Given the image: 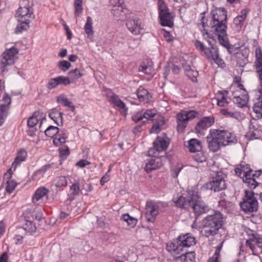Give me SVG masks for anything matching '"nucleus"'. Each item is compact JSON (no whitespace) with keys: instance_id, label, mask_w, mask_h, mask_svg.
I'll list each match as a JSON object with an SVG mask.
<instances>
[{"instance_id":"nucleus-3","label":"nucleus","mask_w":262,"mask_h":262,"mask_svg":"<svg viewBox=\"0 0 262 262\" xmlns=\"http://www.w3.org/2000/svg\"><path fill=\"white\" fill-rule=\"evenodd\" d=\"M210 47H206L204 43L196 40L195 41V46L200 51L203 52L204 55L209 60H212L219 66L224 64L222 59L219 57L218 48L216 46V40L214 39H209L207 40Z\"/></svg>"},{"instance_id":"nucleus-17","label":"nucleus","mask_w":262,"mask_h":262,"mask_svg":"<svg viewBox=\"0 0 262 262\" xmlns=\"http://www.w3.org/2000/svg\"><path fill=\"white\" fill-rule=\"evenodd\" d=\"M190 193V191L188 192L189 196L187 199L182 195L173 198L172 202L174 204V206L178 208L189 210L191 201V194Z\"/></svg>"},{"instance_id":"nucleus-11","label":"nucleus","mask_w":262,"mask_h":262,"mask_svg":"<svg viewBox=\"0 0 262 262\" xmlns=\"http://www.w3.org/2000/svg\"><path fill=\"white\" fill-rule=\"evenodd\" d=\"M261 171V170L253 171L252 169H249L245 172L243 182L250 189H253L258 186V183L256 181V178L260 176Z\"/></svg>"},{"instance_id":"nucleus-2","label":"nucleus","mask_w":262,"mask_h":262,"mask_svg":"<svg viewBox=\"0 0 262 262\" xmlns=\"http://www.w3.org/2000/svg\"><path fill=\"white\" fill-rule=\"evenodd\" d=\"M203 234L207 237L217 234L223 224V214L219 211H214L202 221Z\"/></svg>"},{"instance_id":"nucleus-1","label":"nucleus","mask_w":262,"mask_h":262,"mask_svg":"<svg viewBox=\"0 0 262 262\" xmlns=\"http://www.w3.org/2000/svg\"><path fill=\"white\" fill-rule=\"evenodd\" d=\"M212 20L210 23L211 28L217 36L220 43L226 48L228 52L231 54L230 46L227 37V13L223 8H217L211 11Z\"/></svg>"},{"instance_id":"nucleus-13","label":"nucleus","mask_w":262,"mask_h":262,"mask_svg":"<svg viewBox=\"0 0 262 262\" xmlns=\"http://www.w3.org/2000/svg\"><path fill=\"white\" fill-rule=\"evenodd\" d=\"M159 206L154 201H149L146 202L145 216L147 221L154 222L156 216L158 215Z\"/></svg>"},{"instance_id":"nucleus-28","label":"nucleus","mask_w":262,"mask_h":262,"mask_svg":"<svg viewBox=\"0 0 262 262\" xmlns=\"http://www.w3.org/2000/svg\"><path fill=\"white\" fill-rule=\"evenodd\" d=\"M188 148L191 152L202 149L201 142L196 139H191L188 142Z\"/></svg>"},{"instance_id":"nucleus-54","label":"nucleus","mask_w":262,"mask_h":262,"mask_svg":"<svg viewBox=\"0 0 262 262\" xmlns=\"http://www.w3.org/2000/svg\"><path fill=\"white\" fill-rule=\"evenodd\" d=\"M185 73L186 76L192 81L194 82L196 81V77L198 76V73L197 71H194L193 69H191L185 72Z\"/></svg>"},{"instance_id":"nucleus-36","label":"nucleus","mask_w":262,"mask_h":262,"mask_svg":"<svg viewBox=\"0 0 262 262\" xmlns=\"http://www.w3.org/2000/svg\"><path fill=\"white\" fill-rule=\"evenodd\" d=\"M248 12V11L246 9H244L242 10L241 12V14L236 16L234 19V23L236 25L241 26L242 24L244 21L245 19H246Z\"/></svg>"},{"instance_id":"nucleus-46","label":"nucleus","mask_w":262,"mask_h":262,"mask_svg":"<svg viewBox=\"0 0 262 262\" xmlns=\"http://www.w3.org/2000/svg\"><path fill=\"white\" fill-rule=\"evenodd\" d=\"M71 66V63L67 60H61L58 63V68L63 72L68 71Z\"/></svg>"},{"instance_id":"nucleus-22","label":"nucleus","mask_w":262,"mask_h":262,"mask_svg":"<svg viewBox=\"0 0 262 262\" xmlns=\"http://www.w3.org/2000/svg\"><path fill=\"white\" fill-rule=\"evenodd\" d=\"M258 91L260 93V98L258 101L254 103L253 106V112L256 114V117L260 119L262 118V88H258Z\"/></svg>"},{"instance_id":"nucleus-63","label":"nucleus","mask_w":262,"mask_h":262,"mask_svg":"<svg viewBox=\"0 0 262 262\" xmlns=\"http://www.w3.org/2000/svg\"><path fill=\"white\" fill-rule=\"evenodd\" d=\"M110 4L113 6V8H116L122 6V0H110Z\"/></svg>"},{"instance_id":"nucleus-64","label":"nucleus","mask_w":262,"mask_h":262,"mask_svg":"<svg viewBox=\"0 0 262 262\" xmlns=\"http://www.w3.org/2000/svg\"><path fill=\"white\" fill-rule=\"evenodd\" d=\"M220 112L223 115L225 116L233 118L235 116V113L229 112L228 110L226 108H222Z\"/></svg>"},{"instance_id":"nucleus-14","label":"nucleus","mask_w":262,"mask_h":262,"mask_svg":"<svg viewBox=\"0 0 262 262\" xmlns=\"http://www.w3.org/2000/svg\"><path fill=\"white\" fill-rule=\"evenodd\" d=\"M169 144V142L168 140H166L162 137L158 136L153 142V149H150L148 150V155L149 156H152L153 154L151 152L153 151L154 149L158 152L166 150Z\"/></svg>"},{"instance_id":"nucleus-44","label":"nucleus","mask_w":262,"mask_h":262,"mask_svg":"<svg viewBox=\"0 0 262 262\" xmlns=\"http://www.w3.org/2000/svg\"><path fill=\"white\" fill-rule=\"evenodd\" d=\"M24 229L29 232H34L36 227L33 222L26 220V223L24 225Z\"/></svg>"},{"instance_id":"nucleus-33","label":"nucleus","mask_w":262,"mask_h":262,"mask_svg":"<svg viewBox=\"0 0 262 262\" xmlns=\"http://www.w3.org/2000/svg\"><path fill=\"white\" fill-rule=\"evenodd\" d=\"M19 24L17 26L15 32L16 33H20L23 31H27L30 27V23L31 20L27 19L26 21H18Z\"/></svg>"},{"instance_id":"nucleus-27","label":"nucleus","mask_w":262,"mask_h":262,"mask_svg":"<svg viewBox=\"0 0 262 262\" xmlns=\"http://www.w3.org/2000/svg\"><path fill=\"white\" fill-rule=\"evenodd\" d=\"M84 30L88 38L91 39L93 37L94 31L93 28V20L90 16L86 17V21L84 26Z\"/></svg>"},{"instance_id":"nucleus-50","label":"nucleus","mask_w":262,"mask_h":262,"mask_svg":"<svg viewBox=\"0 0 262 262\" xmlns=\"http://www.w3.org/2000/svg\"><path fill=\"white\" fill-rule=\"evenodd\" d=\"M58 85V80L57 77L54 78H51L49 80L46 86L48 89L52 90L56 88Z\"/></svg>"},{"instance_id":"nucleus-8","label":"nucleus","mask_w":262,"mask_h":262,"mask_svg":"<svg viewBox=\"0 0 262 262\" xmlns=\"http://www.w3.org/2000/svg\"><path fill=\"white\" fill-rule=\"evenodd\" d=\"M198 112L195 111H183L177 115V130L183 133L187 126V122L195 118Z\"/></svg>"},{"instance_id":"nucleus-4","label":"nucleus","mask_w":262,"mask_h":262,"mask_svg":"<svg viewBox=\"0 0 262 262\" xmlns=\"http://www.w3.org/2000/svg\"><path fill=\"white\" fill-rule=\"evenodd\" d=\"M195 244V239L190 233L180 235L178 238L167 245L168 251L179 253L183 247H190Z\"/></svg>"},{"instance_id":"nucleus-42","label":"nucleus","mask_w":262,"mask_h":262,"mask_svg":"<svg viewBox=\"0 0 262 262\" xmlns=\"http://www.w3.org/2000/svg\"><path fill=\"white\" fill-rule=\"evenodd\" d=\"M223 243L217 246L213 256L208 259V262H219V258L220 256V252Z\"/></svg>"},{"instance_id":"nucleus-45","label":"nucleus","mask_w":262,"mask_h":262,"mask_svg":"<svg viewBox=\"0 0 262 262\" xmlns=\"http://www.w3.org/2000/svg\"><path fill=\"white\" fill-rule=\"evenodd\" d=\"M195 152L193 156V158L195 161L202 163L206 160V156L201 150L196 151Z\"/></svg>"},{"instance_id":"nucleus-26","label":"nucleus","mask_w":262,"mask_h":262,"mask_svg":"<svg viewBox=\"0 0 262 262\" xmlns=\"http://www.w3.org/2000/svg\"><path fill=\"white\" fill-rule=\"evenodd\" d=\"M195 259L194 252H187L176 257V262H194Z\"/></svg>"},{"instance_id":"nucleus-40","label":"nucleus","mask_w":262,"mask_h":262,"mask_svg":"<svg viewBox=\"0 0 262 262\" xmlns=\"http://www.w3.org/2000/svg\"><path fill=\"white\" fill-rule=\"evenodd\" d=\"M27 157V152L24 149L20 150L16 158L13 163V165L16 164V165L20 164V163L25 161Z\"/></svg>"},{"instance_id":"nucleus-58","label":"nucleus","mask_w":262,"mask_h":262,"mask_svg":"<svg viewBox=\"0 0 262 262\" xmlns=\"http://www.w3.org/2000/svg\"><path fill=\"white\" fill-rule=\"evenodd\" d=\"M55 112H56V108L52 110V111L49 114V116L52 120H53L55 122V123L57 125L59 126V121H58V116H57Z\"/></svg>"},{"instance_id":"nucleus-52","label":"nucleus","mask_w":262,"mask_h":262,"mask_svg":"<svg viewBox=\"0 0 262 262\" xmlns=\"http://www.w3.org/2000/svg\"><path fill=\"white\" fill-rule=\"evenodd\" d=\"M158 5L159 14L169 11L163 0H158Z\"/></svg>"},{"instance_id":"nucleus-39","label":"nucleus","mask_w":262,"mask_h":262,"mask_svg":"<svg viewBox=\"0 0 262 262\" xmlns=\"http://www.w3.org/2000/svg\"><path fill=\"white\" fill-rule=\"evenodd\" d=\"M59 128L54 126H49L45 131V135L50 138H53L59 132Z\"/></svg>"},{"instance_id":"nucleus-23","label":"nucleus","mask_w":262,"mask_h":262,"mask_svg":"<svg viewBox=\"0 0 262 262\" xmlns=\"http://www.w3.org/2000/svg\"><path fill=\"white\" fill-rule=\"evenodd\" d=\"M137 95L139 100L145 103H148L151 98V95L148 91L141 87L137 90Z\"/></svg>"},{"instance_id":"nucleus-5","label":"nucleus","mask_w":262,"mask_h":262,"mask_svg":"<svg viewBox=\"0 0 262 262\" xmlns=\"http://www.w3.org/2000/svg\"><path fill=\"white\" fill-rule=\"evenodd\" d=\"M254 195L251 190H245L242 201L239 203L241 208L244 212L251 213L257 211L258 203Z\"/></svg>"},{"instance_id":"nucleus-19","label":"nucleus","mask_w":262,"mask_h":262,"mask_svg":"<svg viewBox=\"0 0 262 262\" xmlns=\"http://www.w3.org/2000/svg\"><path fill=\"white\" fill-rule=\"evenodd\" d=\"M248 140H254L258 138L260 136V130L258 126L250 122L249 125V130L245 135Z\"/></svg>"},{"instance_id":"nucleus-18","label":"nucleus","mask_w":262,"mask_h":262,"mask_svg":"<svg viewBox=\"0 0 262 262\" xmlns=\"http://www.w3.org/2000/svg\"><path fill=\"white\" fill-rule=\"evenodd\" d=\"M126 26L127 29L135 35L140 34L142 29L141 22L139 19L127 20Z\"/></svg>"},{"instance_id":"nucleus-9","label":"nucleus","mask_w":262,"mask_h":262,"mask_svg":"<svg viewBox=\"0 0 262 262\" xmlns=\"http://www.w3.org/2000/svg\"><path fill=\"white\" fill-rule=\"evenodd\" d=\"M20 7L16 12L18 21H26L32 20L34 18L33 9L30 7L29 2L26 0H21Z\"/></svg>"},{"instance_id":"nucleus-62","label":"nucleus","mask_w":262,"mask_h":262,"mask_svg":"<svg viewBox=\"0 0 262 262\" xmlns=\"http://www.w3.org/2000/svg\"><path fill=\"white\" fill-rule=\"evenodd\" d=\"M56 136L58 137L64 138V139L66 140L68 137V133L67 130L64 129L60 130L59 129V132L56 135Z\"/></svg>"},{"instance_id":"nucleus-48","label":"nucleus","mask_w":262,"mask_h":262,"mask_svg":"<svg viewBox=\"0 0 262 262\" xmlns=\"http://www.w3.org/2000/svg\"><path fill=\"white\" fill-rule=\"evenodd\" d=\"M59 157L62 160H66L70 154V149L68 146H66L64 149L59 148Z\"/></svg>"},{"instance_id":"nucleus-30","label":"nucleus","mask_w":262,"mask_h":262,"mask_svg":"<svg viewBox=\"0 0 262 262\" xmlns=\"http://www.w3.org/2000/svg\"><path fill=\"white\" fill-rule=\"evenodd\" d=\"M112 102L116 106L119 107L120 110H122L124 113L127 111V108L126 107L124 102L116 95L113 94L111 97Z\"/></svg>"},{"instance_id":"nucleus-7","label":"nucleus","mask_w":262,"mask_h":262,"mask_svg":"<svg viewBox=\"0 0 262 262\" xmlns=\"http://www.w3.org/2000/svg\"><path fill=\"white\" fill-rule=\"evenodd\" d=\"M215 139L220 142L221 146H225L231 144L236 143L237 141L236 136L225 130L211 129L209 130Z\"/></svg>"},{"instance_id":"nucleus-15","label":"nucleus","mask_w":262,"mask_h":262,"mask_svg":"<svg viewBox=\"0 0 262 262\" xmlns=\"http://www.w3.org/2000/svg\"><path fill=\"white\" fill-rule=\"evenodd\" d=\"M214 123V118L213 116L205 117L202 118L195 126V132L197 134L203 135V130L210 127Z\"/></svg>"},{"instance_id":"nucleus-10","label":"nucleus","mask_w":262,"mask_h":262,"mask_svg":"<svg viewBox=\"0 0 262 262\" xmlns=\"http://www.w3.org/2000/svg\"><path fill=\"white\" fill-rule=\"evenodd\" d=\"M205 186L206 189L213 190L214 192L220 191L226 189L227 185L224 179L223 172L222 171H217L216 177L213 178L212 181L206 183Z\"/></svg>"},{"instance_id":"nucleus-29","label":"nucleus","mask_w":262,"mask_h":262,"mask_svg":"<svg viewBox=\"0 0 262 262\" xmlns=\"http://www.w3.org/2000/svg\"><path fill=\"white\" fill-rule=\"evenodd\" d=\"M228 92L227 91H219L217 95V104L223 107L227 105L228 102L226 99Z\"/></svg>"},{"instance_id":"nucleus-56","label":"nucleus","mask_w":262,"mask_h":262,"mask_svg":"<svg viewBox=\"0 0 262 262\" xmlns=\"http://www.w3.org/2000/svg\"><path fill=\"white\" fill-rule=\"evenodd\" d=\"M163 123H160L159 122H156L150 129V133H158L161 130V127Z\"/></svg>"},{"instance_id":"nucleus-21","label":"nucleus","mask_w":262,"mask_h":262,"mask_svg":"<svg viewBox=\"0 0 262 262\" xmlns=\"http://www.w3.org/2000/svg\"><path fill=\"white\" fill-rule=\"evenodd\" d=\"M206 141L208 144V148L213 152L217 151L221 147L220 144V142L214 138V136L212 135V133H211L210 131L208 135L206 137Z\"/></svg>"},{"instance_id":"nucleus-24","label":"nucleus","mask_w":262,"mask_h":262,"mask_svg":"<svg viewBox=\"0 0 262 262\" xmlns=\"http://www.w3.org/2000/svg\"><path fill=\"white\" fill-rule=\"evenodd\" d=\"M249 100V95L248 93L242 94L241 97L234 96L233 99V102L239 107L245 106Z\"/></svg>"},{"instance_id":"nucleus-38","label":"nucleus","mask_w":262,"mask_h":262,"mask_svg":"<svg viewBox=\"0 0 262 262\" xmlns=\"http://www.w3.org/2000/svg\"><path fill=\"white\" fill-rule=\"evenodd\" d=\"M254 67L258 77L259 88H262V61L254 62Z\"/></svg>"},{"instance_id":"nucleus-43","label":"nucleus","mask_w":262,"mask_h":262,"mask_svg":"<svg viewBox=\"0 0 262 262\" xmlns=\"http://www.w3.org/2000/svg\"><path fill=\"white\" fill-rule=\"evenodd\" d=\"M55 186L57 187H61L66 186L67 185V177L65 176H60L57 177L55 180Z\"/></svg>"},{"instance_id":"nucleus-6","label":"nucleus","mask_w":262,"mask_h":262,"mask_svg":"<svg viewBox=\"0 0 262 262\" xmlns=\"http://www.w3.org/2000/svg\"><path fill=\"white\" fill-rule=\"evenodd\" d=\"M190 194H191L190 209L192 210L196 220L201 214L207 213L209 210V207L201 199L198 192L192 190Z\"/></svg>"},{"instance_id":"nucleus-20","label":"nucleus","mask_w":262,"mask_h":262,"mask_svg":"<svg viewBox=\"0 0 262 262\" xmlns=\"http://www.w3.org/2000/svg\"><path fill=\"white\" fill-rule=\"evenodd\" d=\"M159 19L162 26L172 27L173 26V17L169 11L159 14Z\"/></svg>"},{"instance_id":"nucleus-59","label":"nucleus","mask_w":262,"mask_h":262,"mask_svg":"<svg viewBox=\"0 0 262 262\" xmlns=\"http://www.w3.org/2000/svg\"><path fill=\"white\" fill-rule=\"evenodd\" d=\"M262 61V50L260 48L255 50V60L254 62Z\"/></svg>"},{"instance_id":"nucleus-47","label":"nucleus","mask_w":262,"mask_h":262,"mask_svg":"<svg viewBox=\"0 0 262 262\" xmlns=\"http://www.w3.org/2000/svg\"><path fill=\"white\" fill-rule=\"evenodd\" d=\"M156 114V111L155 110H147L142 114V117L147 121L151 119Z\"/></svg>"},{"instance_id":"nucleus-16","label":"nucleus","mask_w":262,"mask_h":262,"mask_svg":"<svg viewBox=\"0 0 262 262\" xmlns=\"http://www.w3.org/2000/svg\"><path fill=\"white\" fill-rule=\"evenodd\" d=\"M166 158L164 156H161L160 157H154L147 160V162L145 164V170L147 172H150L151 171L158 169L163 165V159Z\"/></svg>"},{"instance_id":"nucleus-32","label":"nucleus","mask_w":262,"mask_h":262,"mask_svg":"<svg viewBox=\"0 0 262 262\" xmlns=\"http://www.w3.org/2000/svg\"><path fill=\"white\" fill-rule=\"evenodd\" d=\"M49 190L45 187H41L37 189L32 198V201L34 203L37 202L39 199L46 195Z\"/></svg>"},{"instance_id":"nucleus-35","label":"nucleus","mask_w":262,"mask_h":262,"mask_svg":"<svg viewBox=\"0 0 262 262\" xmlns=\"http://www.w3.org/2000/svg\"><path fill=\"white\" fill-rule=\"evenodd\" d=\"M57 101L58 103H61L65 106L70 108L72 111L74 110L75 107L72 102L70 101L68 98L64 97L63 95H60L57 97Z\"/></svg>"},{"instance_id":"nucleus-31","label":"nucleus","mask_w":262,"mask_h":262,"mask_svg":"<svg viewBox=\"0 0 262 262\" xmlns=\"http://www.w3.org/2000/svg\"><path fill=\"white\" fill-rule=\"evenodd\" d=\"M41 117V113L39 111L35 112L33 115L30 117L27 121V125L29 127H33L37 124L39 118Z\"/></svg>"},{"instance_id":"nucleus-34","label":"nucleus","mask_w":262,"mask_h":262,"mask_svg":"<svg viewBox=\"0 0 262 262\" xmlns=\"http://www.w3.org/2000/svg\"><path fill=\"white\" fill-rule=\"evenodd\" d=\"M201 24L202 25L203 29H201V31L203 35L204 38L207 40L209 39H214L211 36V35L208 32L207 30H206L205 28L206 26H207V19L205 18L204 16H202V22Z\"/></svg>"},{"instance_id":"nucleus-49","label":"nucleus","mask_w":262,"mask_h":262,"mask_svg":"<svg viewBox=\"0 0 262 262\" xmlns=\"http://www.w3.org/2000/svg\"><path fill=\"white\" fill-rule=\"evenodd\" d=\"M57 79L58 80V85L63 84L64 85H67L72 82L70 78L67 77L58 76L57 77Z\"/></svg>"},{"instance_id":"nucleus-61","label":"nucleus","mask_w":262,"mask_h":262,"mask_svg":"<svg viewBox=\"0 0 262 262\" xmlns=\"http://www.w3.org/2000/svg\"><path fill=\"white\" fill-rule=\"evenodd\" d=\"M132 120L136 123H138V122L142 120L143 119V117H142V114L139 112L136 113L132 117Z\"/></svg>"},{"instance_id":"nucleus-37","label":"nucleus","mask_w":262,"mask_h":262,"mask_svg":"<svg viewBox=\"0 0 262 262\" xmlns=\"http://www.w3.org/2000/svg\"><path fill=\"white\" fill-rule=\"evenodd\" d=\"M121 219L126 222L128 225L132 227H134L137 223V220L130 216L128 213L123 214L121 216Z\"/></svg>"},{"instance_id":"nucleus-60","label":"nucleus","mask_w":262,"mask_h":262,"mask_svg":"<svg viewBox=\"0 0 262 262\" xmlns=\"http://www.w3.org/2000/svg\"><path fill=\"white\" fill-rule=\"evenodd\" d=\"M71 191L74 195H77L79 192V185L78 183L73 184L70 187Z\"/></svg>"},{"instance_id":"nucleus-51","label":"nucleus","mask_w":262,"mask_h":262,"mask_svg":"<svg viewBox=\"0 0 262 262\" xmlns=\"http://www.w3.org/2000/svg\"><path fill=\"white\" fill-rule=\"evenodd\" d=\"M16 185L17 184L15 182L8 180L7 181V186L6 187V191L9 193H11L14 190Z\"/></svg>"},{"instance_id":"nucleus-25","label":"nucleus","mask_w":262,"mask_h":262,"mask_svg":"<svg viewBox=\"0 0 262 262\" xmlns=\"http://www.w3.org/2000/svg\"><path fill=\"white\" fill-rule=\"evenodd\" d=\"M127 10L123 8V6H119L116 8H113L112 13L117 20H123L125 18L126 11Z\"/></svg>"},{"instance_id":"nucleus-57","label":"nucleus","mask_w":262,"mask_h":262,"mask_svg":"<svg viewBox=\"0 0 262 262\" xmlns=\"http://www.w3.org/2000/svg\"><path fill=\"white\" fill-rule=\"evenodd\" d=\"M64 138L58 137L56 136L55 138H53V144L56 146H59L61 145L62 144L66 143V140L64 139Z\"/></svg>"},{"instance_id":"nucleus-41","label":"nucleus","mask_w":262,"mask_h":262,"mask_svg":"<svg viewBox=\"0 0 262 262\" xmlns=\"http://www.w3.org/2000/svg\"><path fill=\"white\" fill-rule=\"evenodd\" d=\"M68 75L70 79H71V80L72 82L74 80L78 79L83 76V74L81 73L78 69L71 70L69 72Z\"/></svg>"},{"instance_id":"nucleus-55","label":"nucleus","mask_w":262,"mask_h":262,"mask_svg":"<svg viewBox=\"0 0 262 262\" xmlns=\"http://www.w3.org/2000/svg\"><path fill=\"white\" fill-rule=\"evenodd\" d=\"M139 71L142 72L145 74H149L152 71V68L147 66L144 63H142L139 67Z\"/></svg>"},{"instance_id":"nucleus-53","label":"nucleus","mask_w":262,"mask_h":262,"mask_svg":"<svg viewBox=\"0 0 262 262\" xmlns=\"http://www.w3.org/2000/svg\"><path fill=\"white\" fill-rule=\"evenodd\" d=\"M74 15L76 17L79 16L83 11L82 3H74Z\"/></svg>"},{"instance_id":"nucleus-12","label":"nucleus","mask_w":262,"mask_h":262,"mask_svg":"<svg viewBox=\"0 0 262 262\" xmlns=\"http://www.w3.org/2000/svg\"><path fill=\"white\" fill-rule=\"evenodd\" d=\"M2 101V103L0 104V126L3 124L8 116L11 102V98L6 93Z\"/></svg>"}]
</instances>
